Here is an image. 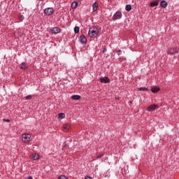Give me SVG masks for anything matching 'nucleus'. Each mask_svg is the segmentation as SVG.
I'll return each mask as SVG.
<instances>
[{"instance_id": "nucleus-1", "label": "nucleus", "mask_w": 179, "mask_h": 179, "mask_svg": "<svg viewBox=\"0 0 179 179\" xmlns=\"http://www.w3.org/2000/svg\"><path fill=\"white\" fill-rule=\"evenodd\" d=\"M88 36L90 38H96L99 36V29L96 27H90L88 31Z\"/></svg>"}, {"instance_id": "nucleus-2", "label": "nucleus", "mask_w": 179, "mask_h": 179, "mask_svg": "<svg viewBox=\"0 0 179 179\" xmlns=\"http://www.w3.org/2000/svg\"><path fill=\"white\" fill-rule=\"evenodd\" d=\"M31 135L29 134H23L22 135V141L24 143H30L31 139Z\"/></svg>"}, {"instance_id": "nucleus-3", "label": "nucleus", "mask_w": 179, "mask_h": 179, "mask_svg": "<svg viewBox=\"0 0 179 179\" xmlns=\"http://www.w3.org/2000/svg\"><path fill=\"white\" fill-rule=\"evenodd\" d=\"M43 13L47 16H51V15L54 13V8H52V7L45 8L43 10Z\"/></svg>"}, {"instance_id": "nucleus-4", "label": "nucleus", "mask_w": 179, "mask_h": 179, "mask_svg": "<svg viewBox=\"0 0 179 179\" xmlns=\"http://www.w3.org/2000/svg\"><path fill=\"white\" fill-rule=\"evenodd\" d=\"M122 17V13L121 11H116L113 17V20H118Z\"/></svg>"}, {"instance_id": "nucleus-5", "label": "nucleus", "mask_w": 179, "mask_h": 179, "mask_svg": "<svg viewBox=\"0 0 179 179\" xmlns=\"http://www.w3.org/2000/svg\"><path fill=\"white\" fill-rule=\"evenodd\" d=\"M179 48H173L168 50L169 54L171 55H174V54L178 53Z\"/></svg>"}, {"instance_id": "nucleus-6", "label": "nucleus", "mask_w": 179, "mask_h": 179, "mask_svg": "<svg viewBox=\"0 0 179 179\" xmlns=\"http://www.w3.org/2000/svg\"><path fill=\"white\" fill-rule=\"evenodd\" d=\"M101 83H110V78L108 77H102L99 79Z\"/></svg>"}, {"instance_id": "nucleus-7", "label": "nucleus", "mask_w": 179, "mask_h": 179, "mask_svg": "<svg viewBox=\"0 0 179 179\" xmlns=\"http://www.w3.org/2000/svg\"><path fill=\"white\" fill-rule=\"evenodd\" d=\"M157 107V105L152 104V105L150 106L149 107H148L146 110L151 113L152 111H155V110H156Z\"/></svg>"}, {"instance_id": "nucleus-8", "label": "nucleus", "mask_w": 179, "mask_h": 179, "mask_svg": "<svg viewBox=\"0 0 179 179\" xmlns=\"http://www.w3.org/2000/svg\"><path fill=\"white\" fill-rule=\"evenodd\" d=\"M80 43H82V44H86V43H87V38H86V36H85V35H82L80 37Z\"/></svg>"}, {"instance_id": "nucleus-9", "label": "nucleus", "mask_w": 179, "mask_h": 179, "mask_svg": "<svg viewBox=\"0 0 179 179\" xmlns=\"http://www.w3.org/2000/svg\"><path fill=\"white\" fill-rule=\"evenodd\" d=\"M61 32V29H59V27H54L52 29V34H58V33Z\"/></svg>"}, {"instance_id": "nucleus-10", "label": "nucleus", "mask_w": 179, "mask_h": 179, "mask_svg": "<svg viewBox=\"0 0 179 179\" xmlns=\"http://www.w3.org/2000/svg\"><path fill=\"white\" fill-rule=\"evenodd\" d=\"M167 5H168V3H167V1H166V0L161 1L160 6L162 8H167Z\"/></svg>"}, {"instance_id": "nucleus-11", "label": "nucleus", "mask_w": 179, "mask_h": 179, "mask_svg": "<svg viewBox=\"0 0 179 179\" xmlns=\"http://www.w3.org/2000/svg\"><path fill=\"white\" fill-rule=\"evenodd\" d=\"M29 68V66H27V64L26 62H22L20 64V69H27Z\"/></svg>"}, {"instance_id": "nucleus-12", "label": "nucleus", "mask_w": 179, "mask_h": 179, "mask_svg": "<svg viewBox=\"0 0 179 179\" xmlns=\"http://www.w3.org/2000/svg\"><path fill=\"white\" fill-rule=\"evenodd\" d=\"M160 91V87H153L151 89L152 93H157V92Z\"/></svg>"}, {"instance_id": "nucleus-13", "label": "nucleus", "mask_w": 179, "mask_h": 179, "mask_svg": "<svg viewBox=\"0 0 179 179\" xmlns=\"http://www.w3.org/2000/svg\"><path fill=\"white\" fill-rule=\"evenodd\" d=\"M150 6H151V8H155V6H159V2L158 1H152L150 3Z\"/></svg>"}, {"instance_id": "nucleus-14", "label": "nucleus", "mask_w": 179, "mask_h": 179, "mask_svg": "<svg viewBox=\"0 0 179 179\" xmlns=\"http://www.w3.org/2000/svg\"><path fill=\"white\" fill-rule=\"evenodd\" d=\"M97 8H99V6L97 5L96 2H94L92 5V10L93 12H96L97 10Z\"/></svg>"}, {"instance_id": "nucleus-15", "label": "nucleus", "mask_w": 179, "mask_h": 179, "mask_svg": "<svg viewBox=\"0 0 179 179\" xmlns=\"http://www.w3.org/2000/svg\"><path fill=\"white\" fill-rule=\"evenodd\" d=\"M63 128L65 129V131H69V129H71V125L65 124L63 125Z\"/></svg>"}, {"instance_id": "nucleus-16", "label": "nucleus", "mask_w": 179, "mask_h": 179, "mask_svg": "<svg viewBox=\"0 0 179 179\" xmlns=\"http://www.w3.org/2000/svg\"><path fill=\"white\" fill-rule=\"evenodd\" d=\"M78 7V2L77 1H73L71 3V8L72 9H76Z\"/></svg>"}, {"instance_id": "nucleus-17", "label": "nucleus", "mask_w": 179, "mask_h": 179, "mask_svg": "<svg viewBox=\"0 0 179 179\" xmlns=\"http://www.w3.org/2000/svg\"><path fill=\"white\" fill-rule=\"evenodd\" d=\"M72 100H80V95H73L71 97Z\"/></svg>"}, {"instance_id": "nucleus-18", "label": "nucleus", "mask_w": 179, "mask_h": 179, "mask_svg": "<svg viewBox=\"0 0 179 179\" xmlns=\"http://www.w3.org/2000/svg\"><path fill=\"white\" fill-rule=\"evenodd\" d=\"M132 9V6L131 4H127L125 6V10H127V12H129Z\"/></svg>"}, {"instance_id": "nucleus-19", "label": "nucleus", "mask_w": 179, "mask_h": 179, "mask_svg": "<svg viewBox=\"0 0 179 179\" xmlns=\"http://www.w3.org/2000/svg\"><path fill=\"white\" fill-rule=\"evenodd\" d=\"M138 90H140V92H148L149 90L146 87H140Z\"/></svg>"}, {"instance_id": "nucleus-20", "label": "nucleus", "mask_w": 179, "mask_h": 179, "mask_svg": "<svg viewBox=\"0 0 179 179\" xmlns=\"http://www.w3.org/2000/svg\"><path fill=\"white\" fill-rule=\"evenodd\" d=\"M59 118H60V120H62L63 118H65V113H61L59 114Z\"/></svg>"}, {"instance_id": "nucleus-21", "label": "nucleus", "mask_w": 179, "mask_h": 179, "mask_svg": "<svg viewBox=\"0 0 179 179\" xmlns=\"http://www.w3.org/2000/svg\"><path fill=\"white\" fill-rule=\"evenodd\" d=\"M79 30H80L79 27H74V33H75L76 34H78V33H79Z\"/></svg>"}, {"instance_id": "nucleus-22", "label": "nucleus", "mask_w": 179, "mask_h": 179, "mask_svg": "<svg viewBox=\"0 0 179 179\" xmlns=\"http://www.w3.org/2000/svg\"><path fill=\"white\" fill-rule=\"evenodd\" d=\"M38 155H37V154H34L33 156H32V159H34V160H38Z\"/></svg>"}, {"instance_id": "nucleus-23", "label": "nucleus", "mask_w": 179, "mask_h": 179, "mask_svg": "<svg viewBox=\"0 0 179 179\" xmlns=\"http://www.w3.org/2000/svg\"><path fill=\"white\" fill-rule=\"evenodd\" d=\"M58 179H68V178H66V176L62 175L60 176H59Z\"/></svg>"}, {"instance_id": "nucleus-24", "label": "nucleus", "mask_w": 179, "mask_h": 179, "mask_svg": "<svg viewBox=\"0 0 179 179\" xmlns=\"http://www.w3.org/2000/svg\"><path fill=\"white\" fill-rule=\"evenodd\" d=\"M32 96L31 95H28L25 97V100H31Z\"/></svg>"}, {"instance_id": "nucleus-25", "label": "nucleus", "mask_w": 179, "mask_h": 179, "mask_svg": "<svg viewBox=\"0 0 179 179\" xmlns=\"http://www.w3.org/2000/svg\"><path fill=\"white\" fill-rule=\"evenodd\" d=\"M19 19H20V22H23V20H24V16L20 15Z\"/></svg>"}, {"instance_id": "nucleus-26", "label": "nucleus", "mask_w": 179, "mask_h": 179, "mask_svg": "<svg viewBox=\"0 0 179 179\" xmlns=\"http://www.w3.org/2000/svg\"><path fill=\"white\" fill-rule=\"evenodd\" d=\"M103 156H104V155L101 154L96 156V159H101V157H103Z\"/></svg>"}, {"instance_id": "nucleus-27", "label": "nucleus", "mask_w": 179, "mask_h": 179, "mask_svg": "<svg viewBox=\"0 0 179 179\" xmlns=\"http://www.w3.org/2000/svg\"><path fill=\"white\" fill-rule=\"evenodd\" d=\"M3 122H10V120L9 119H3Z\"/></svg>"}, {"instance_id": "nucleus-28", "label": "nucleus", "mask_w": 179, "mask_h": 179, "mask_svg": "<svg viewBox=\"0 0 179 179\" xmlns=\"http://www.w3.org/2000/svg\"><path fill=\"white\" fill-rule=\"evenodd\" d=\"M122 54V51H121V50H119L117 51V55H121Z\"/></svg>"}, {"instance_id": "nucleus-29", "label": "nucleus", "mask_w": 179, "mask_h": 179, "mask_svg": "<svg viewBox=\"0 0 179 179\" xmlns=\"http://www.w3.org/2000/svg\"><path fill=\"white\" fill-rule=\"evenodd\" d=\"M85 179H93V178L90 176H85Z\"/></svg>"}, {"instance_id": "nucleus-30", "label": "nucleus", "mask_w": 179, "mask_h": 179, "mask_svg": "<svg viewBox=\"0 0 179 179\" xmlns=\"http://www.w3.org/2000/svg\"><path fill=\"white\" fill-rule=\"evenodd\" d=\"M27 179H33L31 176H29Z\"/></svg>"}, {"instance_id": "nucleus-31", "label": "nucleus", "mask_w": 179, "mask_h": 179, "mask_svg": "<svg viewBox=\"0 0 179 179\" xmlns=\"http://www.w3.org/2000/svg\"><path fill=\"white\" fill-rule=\"evenodd\" d=\"M106 51H107V49H104L103 52H106Z\"/></svg>"}, {"instance_id": "nucleus-32", "label": "nucleus", "mask_w": 179, "mask_h": 179, "mask_svg": "<svg viewBox=\"0 0 179 179\" xmlns=\"http://www.w3.org/2000/svg\"><path fill=\"white\" fill-rule=\"evenodd\" d=\"M159 1H160V0H155V1H158V3H159Z\"/></svg>"}, {"instance_id": "nucleus-33", "label": "nucleus", "mask_w": 179, "mask_h": 179, "mask_svg": "<svg viewBox=\"0 0 179 179\" xmlns=\"http://www.w3.org/2000/svg\"><path fill=\"white\" fill-rule=\"evenodd\" d=\"M0 23H1V21H0Z\"/></svg>"}]
</instances>
